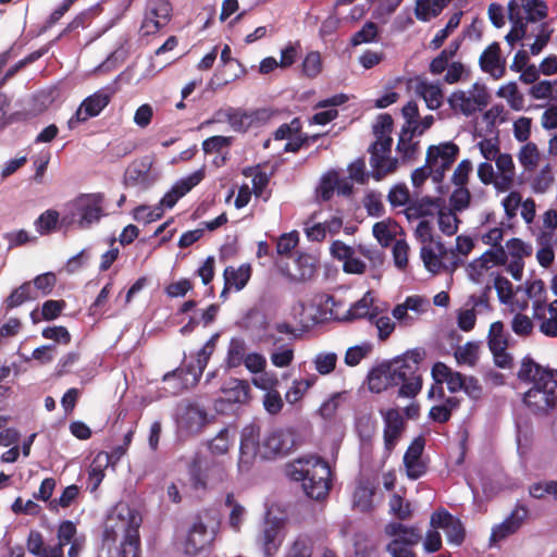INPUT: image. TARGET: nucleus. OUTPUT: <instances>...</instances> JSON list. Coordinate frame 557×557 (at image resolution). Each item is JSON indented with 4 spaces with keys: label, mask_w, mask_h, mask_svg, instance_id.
<instances>
[{
    "label": "nucleus",
    "mask_w": 557,
    "mask_h": 557,
    "mask_svg": "<svg viewBox=\"0 0 557 557\" xmlns=\"http://www.w3.org/2000/svg\"><path fill=\"white\" fill-rule=\"evenodd\" d=\"M424 351L412 349L406 351L388 362L392 374V384L399 386L398 396L403 398H414L422 388V375L420 363L423 360Z\"/></svg>",
    "instance_id": "39448f33"
},
{
    "label": "nucleus",
    "mask_w": 557,
    "mask_h": 557,
    "mask_svg": "<svg viewBox=\"0 0 557 557\" xmlns=\"http://www.w3.org/2000/svg\"><path fill=\"white\" fill-rule=\"evenodd\" d=\"M247 345L244 338L233 337L230 341L226 364L228 368H237L243 364L245 357L247 356Z\"/></svg>",
    "instance_id": "ea45409f"
},
{
    "label": "nucleus",
    "mask_w": 557,
    "mask_h": 557,
    "mask_svg": "<svg viewBox=\"0 0 557 557\" xmlns=\"http://www.w3.org/2000/svg\"><path fill=\"white\" fill-rule=\"evenodd\" d=\"M251 276V267L247 263L238 268L227 267L224 270L225 287H234L242 290Z\"/></svg>",
    "instance_id": "c9c22d12"
},
{
    "label": "nucleus",
    "mask_w": 557,
    "mask_h": 557,
    "mask_svg": "<svg viewBox=\"0 0 557 557\" xmlns=\"http://www.w3.org/2000/svg\"><path fill=\"white\" fill-rule=\"evenodd\" d=\"M430 524L432 529L443 530L447 542L451 545L460 546L465 541L466 530L462 522L444 508L431 515Z\"/></svg>",
    "instance_id": "4468645a"
},
{
    "label": "nucleus",
    "mask_w": 557,
    "mask_h": 557,
    "mask_svg": "<svg viewBox=\"0 0 557 557\" xmlns=\"http://www.w3.org/2000/svg\"><path fill=\"white\" fill-rule=\"evenodd\" d=\"M313 539L308 534H299L285 548L284 557H312Z\"/></svg>",
    "instance_id": "e433bc0d"
},
{
    "label": "nucleus",
    "mask_w": 557,
    "mask_h": 557,
    "mask_svg": "<svg viewBox=\"0 0 557 557\" xmlns=\"http://www.w3.org/2000/svg\"><path fill=\"white\" fill-rule=\"evenodd\" d=\"M294 359V350L288 345H280L271 354V362L277 368H284L292 363Z\"/></svg>",
    "instance_id": "338daca9"
},
{
    "label": "nucleus",
    "mask_w": 557,
    "mask_h": 557,
    "mask_svg": "<svg viewBox=\"0 0 557 557\" xmlns=\"http://www.w3.org/2000/svg\"><path fill=\"white\" fill-rule=\"evenodd\" d=\"M345 304L332 295H322L318 302L320 321H346Z\"/></svg>",
    "instance_id": "c756f323"
},
{
    "label": "nucleus",
    "mask_w": 557,
    "mask_h": 557,
    "mask_svg": "<svg viewBox=\"0 0 557 557\" xmlns=\"http://www.w3.org/2000/svg\"><path fill=\"white\" fill-rule=\"evenodd\" d=\"M57 536L59 541L57 545H61L62 548L76 539L85 537L84 535L77 534L76 525L70 520H64L59 524Z\"/></svg>",
    "instance_id": "864d4df0"
},
{
    "label": "nucleus",
    "mask_w": 557,
    "mask_h": 557,
    "mask_svg": "<svg viewBox=\"0 0 557 557\" xmlns=\"http://www.w3.org/2000/svg\"><path fill=\"white\" fill-rule=\"evenodd\" d=\"M103 198L99 194H86L77 197L71 205V213L63 218L66 224H76L86 230L100 221L103 215Z\"/></svg>",
    "instance_id": "423d86ee"
},
{
    "label": "nucleus",
    "mask_w": 557,
    "mask_h": 557,
    "mask_svg": "<svg viewBox=\"0 0 557 557\" xmlns=\"http://www.w3.org/2000/svg\"><path fill=\"white\" fill-rule=\"evenodd\" d=\"M527 517L528 509L524 506H516L504 521L492 528L490 536L491 545H495L515 534L522 527Z\"/></svg>",
    "instance_id": "aec40b11"
},
{
    "label": "nucleus",
    "mask_w": 557,
    "mask_h": 557,
    "mask_svg": "<svg viewBox=\"0 0 557 557\" xmlns=\"http://www.w3.org/2000/svg\"><path fill=\"white\" fill-rule=\"evenodd\" d=\"M379 30L377 25L374 22H367L362 28L351 37V45L359 46L361 44H368L375 41Z\"/></svg>",
    "instance_id": "13d9d810"
},
{
    "label": "nucleus",
    "mask_w": 557,
    "mask_h": 557,
    "mask_svg": "<svg viewBox=\"0 0 557 557\" xmlns=\"http://www.w3.org/2000/svg\"><path fill=\"white\" fill-rule=\"evenodd\" d=\"M59 212L52 209L46 210L35 220V228L40 235H47L57 228Z\"/></svg>",
    "instance_id": "de8ad7c7"
},
{
    "label": "nucleus",
    "mask_w": 557,
    "mask_h": 557,
    "mask_svg": "<svg viewBox=\"0 0 557 557\" xmlns=\"http://www.w3.org/2000/svg\"><path fill=\"white\" fill-rule=\"evenodd\" d=\"M337 184V175L334 172L327 173L322 176L320 184L317 188L318 198L327 201L334 194L335 186Z\"/></svg>",
    "instance_id": "bf43d9fd"
},
{
    "label": "nucleus",
    "mask_w": 557,
    "mask_h": 557,
    "mask_svg": "<svg viewBox=\"0 0 557 557\" xmlns=\"http://www.w3.org/2000/svg\"><path fill=\"white\" fill-rule=\"evenodd\" d=\"M176 423L181 433L198 434L207 423V412L198 406L187 405L180 410Z\"/></svg>",
    "instance_id": "412c9836"
},
{
    "label": "nucleus",
    "mask_w": 557,
    "mask_h": 557,
    "mask_svg": "<svg viewBox=\"0 0 557 557\" xmlns=\"http://www.w3.org/2000/svg\"><path fill=\"white\" fill-rule=\"evenodd\" d=\"M171 16L169 0H147L140 32L145 36L153 35L169 24Z\"/></svg>",
    "instance_id": "9b49d317"
},
{
    "label": "nucleus",
    "mask_w": 557,
    "mask_h": 557,
    "mask_svg": "<svg viewBox=\"0 0 557 557\" xmlns=\"http://www.w3.org/2000/svg\"><path fill=\"white\" fill-rule=\"evenodd\" d=\"M36 295L33 294V287L30 282L23 283L20 287L15 288L9 297L5 299V307L8 310L16 308L28 300L36 299Z\"/></svg>",
    "instance_id": "a18cd8bd"
},
{
    "label": "nucleus",
    "mask_w": 557,
    "mask_h": 557,
    "mask_svg": "<svg viewBox=\"0 0 557 557\" xmlns=\"http://www.w3.org/2000/svg\"><path fill=\"white\" fill-rule=\"evenodd\" d=\"M542 230L539 235H546L548 239H556L557 231V210L548 209L542 215Z\"/></svg>",
    "instance_id": "774afa93"
},
{
    "label": "nucleus",
    "mask_w": 557,
    "mask_h": 557,
    "mask_svg": "<svg viewBox=\"0 0 557 557\" xmlns=\"http://www.w3.org/2000/svg\"><path fill=\"white\" fill-rule=\"evenodd\" d=\"M242 327L248 332L250 338L256 344L277 346L282 338L275 334L269 333V322L267 317L258 311L250 310L242 320Z\"/></svg>",
    "instance_id": "ddd939ff"
},
{
    "label": "nucleus",
    "mask_w": 557,
    "mask_h": 557,
    "mask_svg": "<svg viewBox=\"0 0 557 557\" xmlns=\"http://www.w3.org/2000/svg\"><path fill=\"white\" fill-rule=\"evenodd\" d=\"M330 252L334 259L343 262V270L348 274H363L367 265L357 256L358 251L355 247L346 245L342 240H334L331 244Z\"/></svg>",
    "instance_id": "6ab92c4d"
},
{
    "label": "nucleus",
    "mask_w": 557,
    "mask_h": 557,
    "mask_svg": "<svg viewBox=\"0 0 557 557\" xmlns=\"http://www.w3.org/2000/svg\"><path fill=\"white\" fill-rule=\"evenodd\" d=\"M490 100V95L483 84L474 83L468 90H455L448 97V104L455 111L471 116L483 111Z\"/></svg>",
    "instance_id": "6e6552de"
},
{
    "label": "nucleus",
    "mask_w": 557,
    "mask_h": 557,
    "mask_svg": "<svg viewBox=\"0 0 557 557\" xmlns=\"http://www.w3.org/2000/svg\"><path fill=\"white\" fill-rule=\"evenodd\" d=\"M232 143L233 137L231 136H211L202 141V150L206 154L221 153L223 149L230 148Z\"/></svg>",
    "instance_id": "5fc2aeb1"
},
{
    "label": "nucleus",
    "mask_w": 557,
    "mask_h": 557,
    "mask_svg": "<svg viewBox=\"0 0 557 557\" xmlns=\"http://www.w3.org/2000/svg\"><path fill=\"white\" fill-rule=\"evenodd\" d=\"M498 96L506 98L513 110H521L523 108L524 99L516 83H509L500 87Z\"/></svg>",
    "instance_id": "603ef678"
},
{
    "label": "nucleus",
    "mask_w": 557,
    "mask_h": 557,
    "mask_svg": "<svg viewBox=\"0 0 557 557\" xmlns=\"http://www.w3.org/2000/svg\"><path fill=\"white\" fill-rule=\"evenodd\" d=\"M219 337H220L219 333L213 334L206 342V344L201 347V349L198 351L197 358H196L197 371L194 372L195 379L200 376L202 374L203 370L206 369L208 361L215 349L216 342H218Z\"/></svg>",
    "instance_id": "49530a36"
},
{
    "label": "nucleus",
    "mask_w": 557,
    "mask_h": 557,
    "mask_svg": "<svg viewBox=\"0 0 557 557\" xmlns=\"http://www.w3.org/2000/svg\"><path fill=\"white\" fill-rule=\"evenodd\" d=\"M546 309L543 301H533V318L540 321V332L548 337H557V299Z\"/></svg>",
    "instance_id": "5701e85b"
},
{
    "label": "nucleus",
    "mask_w": 557,
    "mask_h": 557,
    "mask_svg": "<svg viewBox=\"0 0 557 557\" xmlns=\"http://www.w3.org/2000/svg\"><path fill=\"white\" fill-rule=\"evenodd\" d=\"M483 72L491 74L495 78H499L505 72V61L500 59V47L498 42H492L482 52L479 60Z\"/></svg>",
    "instance_id": "393cba45"
},
{
    "label": "nucleus",
    "mask_w": 557,
    "mask_h": 557,
    "mask_svg": "<svg viewBox=\"0 0 557 557\" xmlns=\"http://www.w3.org/2000/svg\"><path fill=\"white\" fill-rule=\"evenodd\" d=\"M420 258L424 268L432 274H437L442 270L454 272L463 263V260L454 250H448L440 239L422 246Z\"/></svg>",
    "instance_id": "0eeeda50"
},
{
    "label": "nucleus",
    "mask_w": 557,
    "mask_h": 557,
    "mask_svg": "<svg viewBox=\"0 0 557 557\" xmlns=\"http://www.w3.org/2000/svg\"><path fill=\"white\" fill-rule=\"evenodd\" d=\"M522 197L518 191H510L503 200L502 206L505 211L507 220H512L517 216L518 210L521 207Z\"/></svg>",
    "instance_id": "0e129e2a"
},
{
    "label": "nucleus",
    "mask_w": 557,
    "mask_h": 557,
    "mask_svg": "<svg viewBox=\"0 0 557 557\" xmlns=\"http://www.w3.org/2000/svg\"><path fill=\"white\" fill-rule=\"evenodd\" d=\"M533 252L531 244L520 238H511L506 243L505 253L507 255L506 271L516 281H521L524 270V258Z\"/></svg>",
    "instance_id": "2eb2a0df"
},
{
    "label": "nucleus",
    "mask_w": 557,
    "mask_h": 557,
    "mask_svg": "<svg viewBox=\"0 0 557 557\" xmlns=\"http://www.w3.org/2000/svg\"><path fill=\"white\" fill-rule=\"evenodd\" d=\"M424 446V438L418 436L411 442L404 455L403 463L406 474L412 481L420 479L426 473L428 466L422 459Z\"/></svg>",
    "instance_id": "a211bd4d"
},
{
    "label": "nucleus",
    "mask_w": 557,
    "mask_h": 557,
    "mask_svg": "<svg viewBox=\"0 0 557 557\" xmlns=\"http://www.w3.org/2000/svg\"><path fill=\"white\" fill-rule=\"evenodd\" d=\"M337 355L335 352H321L314 359L315 370L322 374H330L336 367Z\"/></svg>",
    "instance_id": "680f3d73"
},
{
    "label": "nucleus",
    "mask_w": 557,
    "mask_h": 557,
    "mask_svg": "<svg viewBox=\"0 0 557 557\" xmlns=\"http://www.w3.org/2000/svg\"><path fill=\"white\" fill-rule=\"evenodd\" d=\"M372 346L370 344H362L349 347L345 355V363L349 367H355L366 358L371 351Z\"/></svg>",
    "instance_id": "69168bd1"
},
{
    "label": "nucleus",
    "mask_w": 557,
    "mask_h": 557,
    "mask_svg": "<svg viewBox=\"0 0 557 557\" xmlns=\"http://www.w3.org/2000/svg\"><path fill=\"white\" fill-rule=\"evenodd\" d=\"M527 21L537 22L546 17L547 7L542 0H521Z\"/></svg>",
    "instance_id": "3c124183"
},
{
    "label": "nucleus",
    "mask_w": 557,
    "mask_h": 557,
    "mask_svg": "<svg viewBox=\"0 0 557 557\" xmlns=\"http://www.w3.org/2000/svg\"><path fill=\"white\" fill-rule=\"evenodd\" d=\"M521 381L532 382L523 401L535 413H546L557 406V379L532 358L524 357L518 371Z\"/></svg>",
    "instance_id": "f03ea898"
},
{
    "label": "nucleus",
    "mask_w": 557,
    "mask_h": 557,
    "mask_svg": "<svg viewBox=\"0 0 557 557\" xmlns=\"http://www.w3.org/2000/svg\"><path fill=\"white\" fill-rule=\"evenodd\" d=\"M222 392L227 401L243 404L249 398L250 386L245 380L231 377L223 384Z\"/></svg>",
    "instance_id": "72a5a7b5"
},
{
    "label": "nucleus",
    "mask_w": 557,
    "mask_h": 557,
    "mask_svg": "<svg viewBox=\"0 0 557 557\" xmlns=\"http://www.w3.org/2000/svg\"><path fill=\"white\" fill-rule=\"evenodd\" d=\"M215 525L207 527L201 521H195L189 528L184 544V552L188 556H196L212 544L215 539Z\"/></svg>",
    "instance_id": "f3484780"
},
{
    "label": "nucleus",
    "mask_w": 557,
    "mask_h": 557,
    "mask_svg": "<svg viewBox=\"0 0 557 557\" xmlns=\"http://www.w3.org/2000/svg\"><path fill=\"white\" fill-rule=\"evenodd\" d=\"M536 240L541 246V248L536 251L537 262L543 268H548L553 264L555 259L553 246L557 245V237L556 239H548L546 235H537Z\"/></svg>",
    "instance_id": "37998d69"
},
{
    "label": "nucleus",
    "mask_w": 557,
    "mask_h": 557,
    "mask_svg": "<svg viewBox=\"0 0 557 557\" xmlns=\"http://www.w3.org/2000/svg\"><path fill=\"white\" fill-rule=\"evenodd\" d=\"M392 384V374L388 362L381 363L373 368L368 374V387L372 393H381Z\"/></svg>",
    "instance_id": "473e14b6"
},
{
    "label": "nucleus",
    "mask_w": 557,
    "mask_h": 557,
    "mask_svg": "<svg viewBox=\"0 0 557 557\" xmlns=\"http://www.w3.org/2000/svg\"><path fill=\"white\" fill-rule=\"evenodd\" d=\"M414 92L424 100L430 110H437L443 103L444 95L438 83L418 78L414 85Z\"/></svg>",
    "instance_id": "c85d7f7f"
},
{
    "label": "nucleus",
    "mask_w": 557,
    "mask_h": 557,
    "mask_svg": "<svg viewBox=\"0 0 557 557\" xmlns=\"http://www.w3.org/2000/svg\"><path fill=\"white\" fill-rule=\"evenodd\" d=\"M152 162L149 158H144L133 162L125 173V184L127 186L148 188L154 181L151 174Z\"/></svg>",
    "instance_id": "b1692460"
},
{
    "label": "nucleus",
    "mask_w": 557,
    "mask_h": 557,
    "mask_svg": "<svg viewBox=\"0 0 557 557\" xmlns=\"http://www.w3.org/2000/svg\"><path fill=\"white\" fill-rule=\"evenodd\" d=\"M205 177V173L202 170H198L187 177L181 178L173 185V189L176 190V194L182 198L188 191H190L195 186H197Z\"/></svg>",
    "instance_id": "6e6d98bb"
},
{
    "label": "nucleus",
    "mask_w": 557,
    "mask_h": 557,
    "mask_svg": "<svg viewBox=\"0 0 557 557\" xmlns=\"http://www.w3.org/2000/svg\"><path fill=\"white\" fill-rule=\"evenodd\" d=\"M404 428V420L399 412L391 409L384 417V447L389 455L395 448Z\"/></svg>",
    "instance_id": "a878e982"
},
{
    "label": "nucleus",
    "mask_w": 557,
    "mask_h": 557,
    "mask_svg": "<svg viewBox=\"0 0 557 557\" xmlns=\"http://www.w3.org/2000/svg\"><path fill=\"white\" fill-rule=\"evenodd\" d=\"M438 227L447 236H453L458 231L459 220L451 209H438Z\"/></svg>",
    "instance_id": "09e8293b"
},
{
    "label": "nucleus",
    "mask_w": 557,
    "mask_h": 557,
    "mask_svg": "<svg viewBox=\"0 0 557 557\" xmlns=\"http://www.w3.org/2000/svg\"><path fill=\"white\" fill-rule=\"evenodd\" d=\"M385 533L392 536V541H398L401 545L416 546L422 539L421 530L416 525H405L400 522H391L385 527Z\"/></svg>",
    "instance_id": "cd10ccee"
},
{
    "label": "nucleus",
    "mask_w": 557,
    "mask_h": 557,
    "mask_svg": "<svg viewBox=\"0 0 557 557\" xmlns=\"http://www.w3.org/2000/svg\"><path fill=\"white\" fill-rule=\"evenodd\" d=\"M480 343L468 342L462 346H458L455 350V358L459 364L474 367L479 360Z\"/></svg>",
    "instance_id": "79ce46f5"
},
{
    "label": "nucleus",
    "mask_w": 557,
    "mask_h": 557,
    "mask_svg": "<svg viewBox=\"0 0 557 557\" xmlns=\"http://www.w3.org/2000/svg\"><path fill=\"white\" fill-rule=\"evenodd\" d=\"M458 152V146L453 143L429 147L425 161L430 166L436 168L434 170V182L443 180L445 171L454 163Z\"/></svg>",
    "instance_id": "dca6fc26"
},
{
    "label": "nucleus",
    "mask_w": 557,
    "mask_h": 557,
    "mask_svg": "<svg viewBox=\"0 0 557 557\" xmlns=\"http://www.w3.org/2000/svg\"><path fill=\"white\" fill-rule=\"evenodd\" d=\"M267 119L265 110H245L233 107L228 125L233 132L244 134L263 124Z\"/></svg>",
    "instance_id": "4be33fe9"
},
{
    "label": "nucleus",
    "mask_w": 557,
    "mask_h": 557,
    "mask_svg": "<svg viewBox=\"0 0 557 557\" xmlns=\"http://www.w3.org/2000/svg\"><path fill=\"white\" fill-rule=\"evenodd\" d=\"M487 345L491 352H498L507 349L508 336L503 322H493L487 334Z\"/></svg>",
    "instance_id": "58836bf2"
},
{
    "label": "nucleus",
    "mask_w": 557,
    "mask_h": 557,
    "mask_svg": "<svg viewBox=\"0 0 557 557\" xmlns=\"http://www.w3.org/2000/svg\"><path fill=\"white\" fill-rule=\"evenodd\" d=\"M143 518L140 513L127 504L120 503L108 512L104 523V541L115 542L122 535L117 557H139V528Z\"/></svg>",
    "instance_id": "f257e3e1"
},
{
    "label": "nucleus",
    "mask_w": 557,
    "mask_h": 557,
    "mask_svg": "<svg viewBox=\"0 0 557 557\" xmlns=\"http://www.w3.org/2000/svg\"><path fill=\"white\" fill-rule=\"evenodd\" d=\"M418 129H405L401 128L398 141L396 145V151L400 156L404 163L413 161L419 153V141H414L413 137L418 136Z\"/></svg>",
    "instance_id": "2f4dec72"
},
{
    "label": "nucleus",
    "mask_w": 557,
    "mask_h": 557,
    "mask_svg": "<svg viewBox=\"0 0 557 557\" xmlns=\"http://www.w3.org/2000/svg\"><path fill=\"white\" fill-rule=\"evenodd\" d=\"M112 92L109 88H101L83 100L74 115L69 120V128H75L79 123L98 116L109 104Z\"/></svg>",
    "instance_id": "f8f14e48"
},
{
    "label": "nucleus",
    "mask_w": 557,
    "mask_h": 557,
    "mask_svg": "<svg viewBox=\"0 0 557 557\" xmlns=\"http://www.w3.org/2000/svg\"><path fill=\"white\" fill-rule=\"evenodd\" d=\"M372 300L373 299L370 296V293H367L361 299L350 305V307L346 310V321H352L366 317H369L370 320L376 318V314H373L370 311Z\"/></svg>",
    "instance_id": "a19ab883"
},
{
    "label": "nucleus",
    "mask_w": 557,
    "mask_h": 557,
    "mask_svg": "<svg viewBox=\"0 0 557 557\" xmlns=\"http://www.w3.org/2000/svg\"><path fill=\"white\" fill-rule=\"evenodd\" d=\"M111 456L107 453H100L94 459L89 472L87 487L92 493L95 492L104 478V469L110 463Z\"/></svg>",
    "instance_id": "f704fd0d"
},
{
    "label": "nucleus",
    "mask_w": 557,
    "mask_h": 557,
    "mask_svg": "<svg viewBox=\"0 0 557 557\" xmlns=\"http://www.w3.org/2000/svg\"><path fill=\"white\" fill-rule=\"evenodd\" d=\"M410 193L406 184H395L388 191L387 201L393 208L407 207L411 202Z\"/></svg>",
    "instance_id": "8fccbe9b"
},
{
    "label": "nucleus",
    "mask_w": 557,
    "mask_h": 557,
    "mask_svg": "<svg viewBox=\"0 0 557 557\" xmlns=\"http://www.w3.org/2000/svg\"><path fill=\"white\" fill-rule=\"evenodd\" d=\"M257 448L239 447L237 469L240 474L249 473L253 467L257 456Z\"/></svg>",
    "instance_id": "e2e57ef3"
},
{
    "label": "nucleus",
    "mask_w": 557,
    "mask_h": 557,
    "mask_svg": "<svg viewBox=\"0 0 557 557\" xmlns=\"http://www.w3.org/2000/svg\"><path fill=\"white\" fill-rule=\"evenodd\" d=\"M287 474L294 481L301 482L304 492L312 499L321 500L331 488V468L319 456H305L287 466Z\"/></svg>",
    "instance_id": "7ed1b4c3"
},
{
    "label": "nucleus",
    "mask_w": 557,
    "mask_h": 557,
    "mask_svg": "<svg viewBox=\"0 0 557 557\" xmlns=\"http://www.w3.org/2000/svg\"><path fill=\"white\" fill-rule=\"evenodd\" d=\"M440 209L438 199L431 197H422L412 199L409 206L404 209V214L408 221L433 216Z\"/></svg>",
    "instance_id": "bb28decb"
},
{
    "label": "nucleus",
    "mask_w": 557,
    "mask_h": 557,
    "mask_svg": "<svg viewBox=\"0 0 557 557\" xmlns=\"http://www.w3.org/2000/svg\"><path fill=\"white\" fill-rule=\"evenodd\" d=\"M296 444V436L292 429H273L262 440L259 454L263 459H274L287 455Z\"/></svg>",
    "instance_id": "9d476101"
},
{
    "label": "nucleus",
    "mask_w": 557,
    "mask_h": 557,
    "mask_svg": "<svg viewBox=\"0 0 557 557\" xmlns=\"http://www.w3.org/2000/svg\"><path fill=\"white\" fill-rule=\"evenodd\" d=\"M555 87H557V81L544 79L533 84L529 89V94L534 99H552Z\"/></svg>",
    "instance_id": "052dcab7"
},
{
    "label": "nucleus",
    "mask_w": 557,
    "mask_h": 557,
    "mask_svg": "<svg viewBox=\"0 0 557 557\" xmlns=\"http://www.w3.org/2000/svg\"><path fill=\"white\" fill-rule=\"evenodd\" d=\"M393 119L389 114H380L373 124V141L368 148L371 175L375 181H381L398 168V159L391 156L393 138Z\"/></svg>",
    "instance_id": "20e7f679"
},
{
    "label": "nucleus",
    "mask_w": 557,
    "mask_h": 557,
    "mask_svg": "<svg viewBox=\"0 0 557 557\" xmlns=\"http://www.w3.org/2000/svg\"><path fill=\"white\" fill-rule=\"evenodd\" d=\"M284 519L272 516L265 511L262 529L257 536V545L264 557H274L284 541Z\"/></svg>",
    "instance_id": "1a4fd4ad"
},
{
    "label": "nucleus",
    "mask_w": 557,
    "mask_h": 557,
    "mask_svg": "<svg viewBox=\"0 0 557 557\" xmlns=\"http://www.w3.org/2000/svg\"><path fill=\"white\" fill-rule=\"evenodd\" d=\"M347 100H348L347 95L337 94L330 98L319 101L317 103V108H331V109L315 113L311 117V123L319 124V125H325V124L330 123L338 114L337 110L334 109V107L344 104Z\"/></svg>",
    "instance_id": "7c9ffc66"
},
{
    "label": "nucleus",
    "mask_w": 557,
    "mask_h": 557,
    "mask_svg": "<svg viewBox=\"0 0 557 557\" xmlns=\"http://www.w3.org/2000/svg\"><path fill=\"white\" fill-rule=\"evenodd\" d=\"M102 12L101 3H97L89 9L81 12L77 14L72 22L67 24L65 29L62 32V34L59 36H63L66 33L73 32L77 28H86L90 21L98 14Z\"/></svg>",
    "instance_id": "c03bdc74"
},
{
    "label": "nucleus",
    "mask_w": 557,
    "mask_h": 557,
    "mask_svg": "<svg viewBox=\"0 0 557 557\" xmlns=\"http://www.w3.org/2000/svg\"><path fill=\"white\" fill-rule=\"evenodd\" d=\"M359 256L366 258L372 268H379L384 262V255L381 249L373 245L359 244L355 247Z\"/></svg>",
    "instance_id": "4d7b16f0"
},
{
    "label": "nucleus",
    "mask_w": 557,
    "mask_h": 557,
    "mask_svg": "<svg viewBox=\"0 0 557 557\" xmlns=\"http://www.w3.org/2000/svg\"><path fill=\"white\" fill-rule=\"evenodd\" d=\"M234 442L235 430H231L226 426L220 430L219 433L208 443V448L212 455H225Z\"/></svg>",
    "instance_id": "4c0bfd02"
}]
</instances>
